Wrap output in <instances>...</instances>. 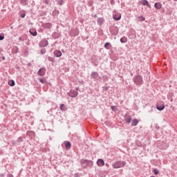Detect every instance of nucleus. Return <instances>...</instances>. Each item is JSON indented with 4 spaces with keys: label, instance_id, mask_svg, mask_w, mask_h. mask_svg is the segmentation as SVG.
Wrapping results in <instances>:
<instances>
[{
    "label": "nucleus",
    "instance_id": "nucleus-1",
    "mask_svg": "<svg viewBox=\"0 0 177 177\" xmlns=\"http://www.w3.org/2000/svg\"><path fill=\"white\" fill-rule=\"evenodd\" d=\"M80 164L82 168H92V167H93V162L86 159H82L80 160Z\"/></svg>",
    "mask_w": 177,
    "mask_h": 177
},
{
    "label": "nucleus",
    "instance_id": "nucleus-2",
    "mask_svg": "<svg viewBox=\"0 0 177 177\" xmlns=\"http://www.w3.org/2000/svg\"><path fill=\"white\" fill-rule=\"evenodd\" d=\"M133 81L136 85H143V77L140 75L134 76Z\"/></svg>",
    "mask_w": 177,
    "mask_h": 177
},
{
    "label": "nucleus",
    "instance_id": "nucleus-3",
    "mask_svg": "<svg viewBox=\"0 0 177 177\" xmlns=\"http://www.w3.org/2000/svg\"><path fill=\"white\" fill-rule=\"evenodd\" d=\"M125 164H127L125 161L118 160L112 164V167L117 169L118 168H123V167H125Z\"/></svg>",
    "mask_w": 177,
    "mask_h": 177
},
{
    "label": "nucleus",
    "instance_id": "nucleus-4",
    "mask_svg": "<svg viewBox=\"0 0 177 177\" xmlns=\"http://www.w3.org/2000/svg\"><path fill=\"white\" fill-rule=\"evenodd\" d=\"M45 74H46V68L42 67L37 71V75L39 77H44Z\"/></svg>",
    "mask_w": 177,
    "mask_h": 177
},
{
    "label": "nucleus",
    "instance_id": "nucleus-5",
    "mask_svg": "<svg viewBox=\"0 0 177 177\" xmlns=\"http://www.w3.org/2000/svg\"><path fill=\"white\" fill-rule=\"evenodd\" d=\"M109 31L112 35H118V28L113 26L109 29Z\"/></svg>",
    "mask_w": 177,
    "mask_h": 177
},
{
    "label": "nucleus",
    "instance_id": "nucleus-6",
    "mask_svg": "<svg viewBox=\"0 0 177 177\" xmlns=\"http://www.w3.org/2000/svg\"><path fill=\"white\" fill-rule=\"evenodd\" d=\"M91 77L92 80H94V81H97L99 80V73L96 71L92 72L91 74Z\"/></svg>",
    "mask_w": 177,
    "mask_h": 177
},
{
    "label": "nucleus",
    "instance_id": "nucleus-7",
    "mask_svg": "<svg viewBox=\"0 0 177 177\" xmlns=\"http://www.w3.org/2000/svg\"><path fill=\"white\" fill-rule=\"evenodd\" d=\"M68 95L70 96V97H76V96H78V91L71 90L70 92L68 93Z\"/></svg>",
    "mask_w": 177,
    "mask_h": 177
},
{
    "label": "nucleus",
    "instance_id": "nucleus-8",
    "mask_svg": "<svg viewBox=\"0 0 177 177\" xmlns=\"http://www.w3.org/2000/svg\"><path fill=\"white\" fill-rule=\"evenodd\" d=\"M26 136L29 139H34V138H35V132L32 131H28L26 132Z\"/></svg>",
    "mask_w": 177,
    "mask_h": 177
},
{
    "label": "nucleus",
    "instance_id": "nucleus-9",
    "mask_svg": "<svg viewBox=\"0 0 177 177\" xmlns=\"http://www.w3.org/2000/svg\"><path fill=\"white\" fill-rule=\"evenodd\" d=\"M64 145L66 150H70V149H71V142H70V141H64Z\"/></svg>",
    "mask_w": 177,
    "mask_h": 177
},
{
    "label": "nucleus",
    "instance_id": "nucleus-10",
    "mask_svg": "<svg viewBox=\"0 0 177 177\" xmlns=\"http://www.w3.org/2000/svg\"><path fill=\"white\" fill-rule=\"evenodd\" d=\"M48 40L44 39L40 42L39 46H41V48H45V46H48Z\"/></svg>",
    "mask_w": 177,
    "mask_h": 177
},
{
    "label": "nucleus",
    "instance_id": "nucleus-11",
    "mask_svg": "<svg viewBox=\"0 0 177 177\" xmlns=\"http://www.w3.org/2000/svg\"><path fill=\"white\" fill-rule=\"evenodd\" d=\"M156 109L159 111H162V110H164V109H165V105H164V104H157L156 105Z\"/></svg>",
    "mask_w": 177,
    "mask_h": 177
},
{
    "label": "nucleus",
    "instance_id": "nucleus-12",
    "mask_svg": "<svg viewBox=\"0 0 177 177\" xmlns=\"http://www.w3.org/2000/svg\"><path fill=\"white\" fill-rule=\"evenodd\" d=\"M97 165L98 167H103L104 165V160L103 159H98L97 161Z\"/></svg>",
    "mask_w": 177,
    "mask_h": 177
},
{
    "label": "nucleus",
    "instance_id": "nucleus-13",
    "mask_svg": "<svg viewBox=\"0 0 177 177\" xmlns=\"http://www.w3.org/2000/svg\"><path fill=\"white\" fill-rule=\"evenodd\" d=\"M43 27L44 28H46V30H49V29L52 28V24H50V23L44 24Z\"/></svg>",
    "mask_w": 177,
    "mask_h": 177
},
{
    "label": "nucleus",
    "instance_id": "nucleus-14",
    "mask_svg": "<svg viewBox=\"0 0 177 177\" xmlns=\"http://www.w3.org/2000/svg\"><path fill=\"white\" fill-rule=\"evenodd\" d=\"M29 32L31 35H32V37H37L38 32H37L36 30H34V29H30L29 30Z\"/></svg>",
    "mask_w": 177,
    "mask_h": 177
},
{
    "label": "nucleus",
    "instance_id": "nucleus-15",
    "mask_svg": "<svg viewBox=\"0 0 177 177\" xmlns=\"http://www.w3.org/2000/svg\"><path fill=\"white\" fill-rule=\"evenodd\" d=\"M59 109L62 110V111H67V106H66L64 104H61L59 105Z\"/></svg>",
    "mask_w": 177,
    "mask_h": 177
},
{
    "label": "nucleus",
    "instance_id": "nucleus-16",
    "mask_svg": "<svg viewBox=\"0 0 177 177\" xmlns=\"http://www.w3.org/2000/svg\"><path fill=\"white\" fill-rule=\"evenodd\" d=\"M79 34H80V32L77 29L71 31L72 37H77V36H78Z\"/></svg>",
    "mask_w": 177,
    "mask_h": 177
},
{
    "label": "nucleus",
    "instance_id": "nucleus-17",
    "mask_svg": "<svg viewBox=\"0 0 177 177\" xmlns=\"http://www.w3.org/2000/svg\"><path fill=\"white\" fill-rule=\"evenodd\" d=\"M54 55L56 57H60L62 56V51L59 50H56L54 51Z\"/></svg>",
    "mask_w": 177,
    "mask_h": 177
},
{
    "label": "nucleus",
    "instance_id": "nucleus-18",
    "mask_svg": "<svg viewBox=\"0 0 177 177\" xmlns=\"http://www.w3.org/2000/svg\"><path fill=\"white\" fill-rule=\"evenodd\" d=\"M140 3H142V5L144 6H147L148 8H150L151 6L147 0H142Z\"/></svg>",
    "mask_w": 177,
    "mask_h": 177
},
{
    "label": "nucleus",
    "instance_id": "nucleus-19",
    "mask_svg": "<svg viewBox=\"0 0 177 177\" xmlns=\"http://www.w3.org/2000/svg\"><path fill=\"white\" fill-rule=\"evenodd\" d=\"M104 48L105 49H107V50H110L111 49V44L110 42H106L104 44Z\"/></svg>",
    "mask_w": 177,
    "mask_h": 177
},
{
    "label": "nucleus",
    "instance_id": "nucleus-20",
    "mask_svg": "<svg viewBox=\"0 0 177 177\" xmlns=\"http://www.w3.org/2000/svg\"><path fill=\"white\" fill-rule=\"evenodd\" d=\"M113 20H116V21L121 20V14H116L113 15Z\"/></svg>",
    "mask_w": 177,
    "mask_h": 177
},
{
    "label": "nucleus",
    "instance_id": "nucleus-21",
    "mask_svg": "<svg viewBox=\"0 0 177 177\" xmlns=\"http://www.w3.org/2000/svg\"><path fill=\"white\" fill-rule=\"evenodd\" d=\"M154 7L156 9H161V8H162V4L160 2H156L154 4Z\"/></svg>",
    "mask_w": 177,
    "mask_h": 177
},
{
    "label": "nucleus",
    "instance_id": "nucleus-22",
    "mask_svg": "<svg viewBox=\"0 0 177 177\" xmlns=\"http://www.w3.org/2000/svg\"><path fill=\"white\" fill-rule=\"evenodd\" d=\"M138 124H139V120H138V119H133L131 121V127H136Z\"/></svg>",
    "mask_w": 177,
    "mask_h": 177
},
{
    "label": "nucleus",
    "instance_id": "nucleus-23",
    "mask_svg": "<svg viewBox=\"0 0 177 177\" xmlns=\"http://www.w3.org/2000/svg\"><path fill=\"white\" fill-rule=\"evenodd\" d=\"M120 42L121 44H127V42H128V38L127 37L120 38Z\"/></svg>",
    "mask_w": 177,
    "mask_h": 177
},
{
    "label": "nucleus",
    "instance_id": "nucleus-24",
    "mask_svg": "<svg viewBox=\"0 0 177 177\" xmlns=\"http://www.w3.org/2000/svg\"><path fill=\"white\" fill-rule=\"evenodd\" d=\"M125 121L127 124H131V122H132V117H131V115H128L127 118H125Z\"/></svg>",
    "mask_w": 177,
    "mask_h": 177
},
{
    "label": "nucleus",
    "instance_id": "nucleus-25",
    "mask_svg": "<svg viewBox=\"0 0 177 177\" xmlns=\"http://www.w3.org/2000/svg\"><path fill=\"white\" fill-rule=\"evenodd\" d=\"M97 24H99V26H101V24H103V23H104V19H103V18H98L97 20Z\"/></svg>",
    "mask_w": 177,
    "mask_h": 177
},
{
    "label": "nucleus",
    "instance_id": "nucleus-26",
    "mask_svg": "<svg viewBox=\"0 0 177 177\" xmlns=\"http://www.w3.org/2000/svg\"><path fill=\"white\" fill-rule=\"evenodd\" d=\"M21 3L23 6H27L28 5V0H21Z\"/></svg>",
    "mask_w": 177,
    "mask_h": 177
},
{
    "label": "nucleus",
    "instance_id": "nucleus-27",
    "mask_svg": "<svg viewBox=\"0 0 177 177\" xmlns=\"http://www.w3.org/2000/svg\"><path fill=\"white\" fill-rule=\"evenodd\" d=\"M8 85H10V86H15L16 83L15 82V80H10L8 82Z\"/></svg>",
    "mask_w": 177,
    "mask_h": 177
},
{
    "label": "nucleus",
    "instance_id": "nucleus-28",
    "mask_svg": "<svg viewBox=\"0 0 177 177\" xmlns=\"http://www.w3.org/2000/svg\"><path fill=\"white\" fill-rule=\"evenodd\" d=\"M17 142V143H21L23 142V137H19Z\"/></svg>",
    "mask_w": 177,
    "mask_h": 177
},
{
    "label": "nucleus",
    "instance_id": "nucleus-29",
    "mask_svg": "<svg viewBox=\"0 0 177 177\" xmlns=\"http://www.w3.org/2000/svg\"><path fill=\"white\" fill-rule=\"evenodd\" d=\"M112 111H117V106H111Z\"/></svg>",
    "mask_w": 177,
    "mask_h": 177
},
{
    "label": "nucleus",
    "instance_id": "nucleus-30",
    "mask_svg": "<svg viewBox=\"0 0 177 177\" xmlns=\"http://www.w3.org/2000/svg\"><path fill=\"white\" fill-rule=\"evenodd\" d=\"M153 172L154 173L155 175H158L160 171H158V169H153Z\"/></svg>",
    "mask_w": 177,
    "mask_h": 177
},
{
    "label": "nucleus",
    "instance_id": "nucleus-31",
    "mask_svg": "<svg viewBox=\"0 0 177 177\" xmlns=\"http://www.w3.org/2000/svg\"><path fill=\"white\" fill-rule=\"evenodd\" d=\"M57 3H58V5H63L64 3V0H58Z\"/></svg>",
    "mask_w": 177,
    "mask_h": 177
},
{
    "label": "nucleus",
    "instance_id": "nucleus-32",
    "mask_svg": "<svg viewBox=\"0 0 177 177\" xmlns=\"http://www.w3.org/2000/svg\"><path fill=\"white\" fill-rule=\"evenodd\" d=\"M46 53V49L43 48L41 50V55H45Z\"/></svg>",
    "mask_w": 177,
    "mask_h": 177
},
{
    "label": "nucleus",
    "instance_id": "nucleus-33",
    "mask_svg": "<svg viewBox=\"0 0 177 177\" xmlns=\"http://www.w3.org/2000/svg\"><path fill=\"white\" fill-rule=\"evenodd\" d=\"M138 19H141V21H145V20H146V18L145 17H142V16L138 17Z\"/></svg>",
    "mask_w": 177,
    "mask_h": 177
},
{
    "label": "nucleus",
    "instance_id": "nucleus-34",
    "mask_svg": "<svg viewBox=\"0 0 177 177\" xmlns=\"http://www.w3.org/2000/svg\"><path fill=\"white\" fill-rule=\"evenodd\" d=\"M5 36L3 35H0V41H3Z\"/></svg>",
    "mask_w": 177,
    "mask_h": 177
},
{
    "label": "nucleus",
    "instance_id": "nucleus-35",
    "mask_svg": "<svg viewBox=\"0 0 177 177\" xmlns=\"http://www.w3.org/2000/svg\"><path fill=\"white\" fill-rule=\"evenodd\" d=\"M43 2L46 4V5H49V0H43Z\"/></svg>",
    "mask_w": 177,
    "mask_h": 177
},
{
    "label": "nucleus",
    "instance_id": "nucleus-36",
    "mask_svg": "<svg viewBox=\"0 0 177 177\" xmlns=\"http://www.w3.org/2000/svg\"><path fill=\"white\" fill-rule=\"evenodd\" d=\"M39 81L41 84H45V80H44V79H42V78H39Z\"/></svg>",
    "mask_w": 177,
    "mask_h": 177
},
{
    "label": "nucleus",
    "instance_id": "nucleus-37",
    "mask_svg": "<svg viewBox=\"0 0 177 177\" xmlns=\"http://www.w3.org/2000/svg\"><path fill=\"white\" fill-rule=\"evenodd\" d=\"M21 17L22 19H24V18L26 17V13L21 14Z\"/></svg>",
    "mask_w": 177,
    "mask_h": 177
},
{
    "label": "nucleus",
    "instance_id": "nucleus-38",
    "mask_svg": "<svg viewBox=\"0 0 177 177\" xmlns=\"http://www.w3.org/2000/svg\"><path fill=\"white\" fill-rule=\"evenodd\" d=\"M7 177H13V174H8L7 175Z\"/></svg>",
    "mask_w": 177,
    "mask_h": 177
},
{
    "label": "nucleus",
    "instance_id": "nucleus-39",
    "mask_svg": "<svg viewBox=\"0 0 177 177\" xmlns=\"http://www.w3.org/2000/svg\"><path fill=\"white\" fill-rule=\"evenodd\" d=\"M19 41H24V39H23V37H19Z\"/></svg>",
    "mask_w": 177,
    "mask_h": 177
},
{
    "label": "nucleus",
    "instance_id": "nucleus-40",
    "mask_svg": "<svg viewBox=\"0 0 177 177\" xmlns=\"http://www.w3.org/2000/svg\"><path fill=\"white\" fill-rule=\"evenodd\" d=\"M0 177H5V174H0Z\"/></svg>",
    "mask_w": 177,
    "mask_h": 177
},
{
    "label": "nucleus",
    "instance_id": "nucleus-41",
    "mask_svg": "<svg viewBox=\"0 0 177 177\" xmlns=\"http://www.w3.org/2000/svg\"><path fill=\"white\" fill-rule=\"evenodd\" d=\"M76 91H80V87H76Z\"/></svg>",
    "mask_w": 177,
    "mask_h": 177
},
{
    "label": "nucleus",
    "instance_id": "nucleus-42",
    "mask_svg": "<svg viewBox=\"0 0 177 177\" xmlns=\"http://www.w3.org/2000/svg\"><path fill=\"white\" fill-rule=\"evenodd\" d=\"M48 61H49V62H52V58H49V59H48Z\"/></svg>",
    "mask_w": 177,
    "mask_h": 177
},
{
    "label": "nucleus",
    "instance_id": "nucleus-43",
    "mask_svg": "<svg viewBox=\"0 0 177 177\" xmlns=\"http://www.w3.org/2000/svg\"><path fill=\"white\" fill-rule=\"evenodd\" d=\"M5 57H2V60H5Z\"/></svg>",
    "mask_w": 177,
    "mask_h": 177
},
{
    "label": "nucleus",
    "instance_id": "nucleus-44",
    "mask_svg": "<svg viewBox=\"0 0 177 177\" xmlns=\"http://www.w3.org/2000/svg\"><path fill=\"white\" fill-rule=\"evenodd\" d=\"M106 167H109V163H106Z\"/></svg>",
    "mask_w": 177,
    "mask_h": 177
},
{
    "label": "nucleus",
    "instance_id": "nucleus-45",
    "mask_svg": "<svg viewBox=\"0 0 177 177\" xmlns=\"http://www.w3.org/2000/svg\"><path fill=\"white\" fill-rule=\"evenodd\" d=\"M28 66H31V64H30V63H29V64H28Z\"/></svg>",
    "mask_w": 177,
    "mask_h": 177
},
{
    "label": "nucleus",
    "instance_id": "nucleus-46",
    "mask_svg": "<svg viewBox=\"0 0 177 177\" xmlns=\"http://www.w3.org/2000/svg\"><path fill=\"white\" fill-rule=\"evenodd\" d=\"M175 2H177V0H174Z\"/></svg>",
    "mask_w": 177,
    "mask_h": 177
},
{
    "label": "nucleus",
    "instance_id": "nucleus-47",
    "mask_svg": "<svg viewBox=\"0 0 177 177\" xmlns=\"http://www.w3.org/2000/svg\"><path fill=\"white\" fill-rule=\"evenodd\" d=\"M95 17H97V15H95Z\"/></svg>",
    "mask_w": 177,
    "mask_h": 177
},
{
    "label": "nucleus",
    "instance_id": "nucleus-48",
    "mask_svg": "<svg viewBox=\"0 0 177 177\" xmlns=\"http://www.w3.org/2000/svg\"><path fill=\"white\" fill-rule=\"evenodd\" d=\"M131 76H132V77L133 76V73H131Z\"/></svg>",
    "mask_w": 177,
    "mask_h": 177
}]
</instances>
